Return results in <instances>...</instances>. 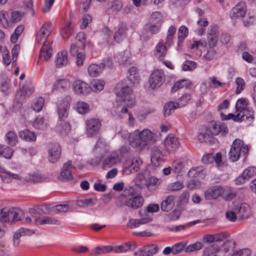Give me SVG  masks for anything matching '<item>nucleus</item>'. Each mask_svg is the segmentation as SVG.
I'll return each instance as SVG.
<instances>
[{"label": "nucleus", "mask_w": 256, "mask_h": 256, "mask_svg": "<svg viewBox=\"0 0 256 256\" xmlns=\"http://www.w3.org/2000/svg\"><path fill=\"white\" fill-rule=\"evenodd\" d=\"M76 170V168L72 165L71 160L65 162L63 164L58 179L62 182H66L73 180L72 175L73 170Z\"/></svg>", "instance_id": "obj_7"}, {"label": "nucleus", "mask_w": 256, "mask_h": 256, "mask_svg": "<svg viewBox=\"0 0 256 256\" xmlns=\"http://www.w3.org/2000/svg\"><path fill=\"white\" fill-rule=\"evenodd\" d=\"M74 24L72 22H69L66 26L61 30L60 34L64 38H68L72 34Z\"/></svg>", "instance_id": "obj_40"}, {"label": "nucleus", "mask_w": 256, "mask_h": 256, "mask_svg": "<svg viewBox=\"0 0 256 256\" xmlns=\"http://www.w3.org/2000/svg\"><path fill=\"white\" fill-rule=\"evenodd\" d=\"M70 83L66 79H60L56 80L54 86L53 90L57 91L65 90L69 88Z\"/></svg>", "instance_id": "obj_35"}, {"label": "nucleus", "mask_w": 256, "mask_h": 256, "mask_svg": "<svg viewBox=\"0 0 256 256\" xmlns=\"http://www.w3.org/2000/svg\"><path fill=\"white\" fill-rule=\"evenodd\" d=\"M130 54L128 50L118 54L114 57L115 60L121 64H125L130 58Z\"/></svg>", "instance_id": "obj_45"}, {"label": "nucleus", "mask_w": 256, "mask_h": 256, "mask_svg": "<svg viewBox=\"0 0 256 256\" xmlns=\"http://www.w3.org/2000/svg\"><path fill=\"white\" fill-rule=\"evenodd\" d=\"M126 27L124 25H120L114 36L115 41L118 42L122 41L126 37Z\"/></svg>", "instance_id": "obj_33"}, {"label": "nucleus", "mask_w": 256, "mask_h": 256, "mask_svg": "<svg viewBox=\"0 0 256 256\" xmlns=\"http://www.w3.org/2000/svg\"><path fill=\"white\" fill-rule=\"evenodd\" d=\"M202 244L200 242H196L194 244L186 246L184 252H190L198 250L202 248Z\"/></svg>", "instance_id": "obj_57"}, {"label": "nucleus", "mask_w": 256, "mask_h": 256, "mask_svg": "<svg viewBox=\"0 0 256 256\" xmlns=\"http://www.w3.org/2000/svg\"><path fill=\"white\" fill-rule=\"evenodd\" d=\"M176 32V28L171 26L168 32L164 43L163 40H160L157 44L154 49V55L160 60H164L168 51V47L173 44V39Z\"/></svg>", "instance_id": "obj_3"}, {"label": "nucleus", "mask_w": 256, "mask_h": 256, "mask_svg": "<svg viewBox=\"0 0 256 256\" xmlns=\"http://www.w3.org/2000/svg\"><path fill=\"white\" fill-rule=\"evenodd\" d=\"M144 199L142 196H132L128 199L125 204L126 206L134 209H136L142 206L144 204Z\"/></svg>", "instance_id": "obj_23"}, {"label": "nucleus", "mask_w": 256, "mask_h": 256, "mask_svg": "<svg viewBox=\"0 0 256 256\" xmlns=\"http://www.w3.org/2000/svg\"><path fill=\"white\" fill-rule=\"evenodd\" d=\"M246 12V6L244 2H238L230 10V16L232 19L243 18Z\"/></svg>", "instance_id": "obj_13"}, {"label": "nucleus", "mask_w": 256, "mask_h": 256, "mask_svg": "<svg viewBox=\"0 0 256 256\" xmlns=\"http://www.w3.org/2000/svg\"><path fill=\"white\" fill-rule=\"evenodd\" d=\"M223 187L214 186L208 188L204 193L206 199L208 200H215L222 196Z\"/></svg>", "instance_id": "obj_17"}, {"label": "nucleus", "mask_w": 256, "mask_h": 256, "mask_svg": "<svg viewBox=\"0 0 256 256\" xmlns=\"http://www.w3.org/2000/svg\"><path fill=\"white\" fill-rule=\"evenodd\" d=\"M44 178L40 174L38 173H34L29 174L28 177H26L24 180L28 182H40L44 181Z\"/></svg>", "instance_id": "obj_48"}, {"label": "nucleus", "mask_w": 256, "mask_h": 256, "mask_svg": "<svg viewBox=\"0 0 256 256\" xmlns=\"http://www.w3.org/2000/svg\"><path fill=\"white\" fill-rule=\"evenodd\" d=\"M0 172L2 174L1 178L4 182L10 183L12 180H21V177L18 174L6 170L0 164Z\"/></svg>", "instance_id": "obj_20"}, {"label": "nucleus", "mask_w": 256, "mask_h": 256, "mask_svg": "<svg viewBox=\"0 0 256 256\" xmlns=\"http://www.w3.org/2000/svg\"><path fill=\"white\" fill-rule=\"evenodd\" d=\"M184 188V185L182 182H176L170 184L167 188L169 191L174 192Z\"/></svg>", "instance_id": "obj_62"}, {"label": "nucleus", "mask_w": 256, "mask_h": 256, "mask_svg": "<svg viewBox=\"0 0 256 256\" xmlns=\"http://www.w3.org/2000/svg\"><path fill=\"white\" fill-rule=\"evenodd\" d=\"M24 28L23 25H20L16 28L14 32L12 34L10 37V40L12 43L14 44L17 42L18 37L23 32Z\"/></svg>", "instance_id": "obj_53"}, {"label": "nucleus", "mask_w": 256, "mask_h": 256, "mask_svg": "<svg viewBox=\"0 0 256 256\" xmlns=\"http://www.w3.org/2000/svg\"><path fill=\"white\" fill-rule=\"evenodd\" d=\"M240 114V122L242 121L251 122L254 120V111L252 108L245 110Z\"/></svg>", "instance_id": "obj_34"}, {"label": "nucleus", "mask_w": 256, "mask_h": 256, "mask_svg": "<svg viewBox=\"0 0 256 256\" xmlns=\"http://www.w3.org/2000/svg\"><path fill=\"white\" fill-rule=\"evenodd\" d=\"M228 132V128L224 124L212 122L204 133H200L198 134V138L200 142L214 143L213 136L218 135L221 132L222 134H225Z\"/></svg>", "instance_id": "obj_1"}, {"label": "nucleus", "mask_w": 256, "mask_h": 256, "mask_svg": "<svg viewBox=\"0 0 256 256\" xmlns=\"http://www.w3.org/2000/svg\"><path fill=\"white\" fill-rule=\"evenodd\" d=\"M96 200L94 198H90L84 200H80L78 201V204L80 206H93L96 204Z\"/></svg>", "instance_id": "obj_58"}, {"label": "nucleus", "mask_w": 256, "mask_h": 256, "mask_svg": "<svg viewBox=\"0 0 256 256\" xmlns=\"http://www.w3.org/2000/svg\"><path fill=\"white\" fill-rule=\"evenodd\" d=\"M18 134L20 137L26 142H34L36 138V134L27 129L20 131Z\"/></svg>", "instance_id": "obj_28"}, {"label": "nucleus", "mask_w": 256, "mask_h": 256, "mask_svg": "<svg viewBox=\"0 0 256 256\" xmlns=\"http://www.w3.org/2000/svg\"><path fill=\"white\" fill-rule=\"evenodd\" d=\"M179 108L178 102H170L166 103L164 108V114L165 116L170 115L172 112Z\"/></svg>", "instance_id": "obj_41"}, {"label": "nucleus", "mask_w": 256, "mask_h": 256, "mask_svg": "<svg viewBox=\"0 0 256 256\" xmlns=\"http://www.w3.org/2000/svg\"><path fill=\"white\" fill-rule=\"evenodd\" d=\"M164 152L157 146H153L151 149L150 161L152 165L157 168L162 164L164 160Z\"/></svg>", "instance_id": "obj_10"}, {"label": "nucleus", "mask_w": 256, "mask_h": 256, "mask_svg": "<svg viewBox=\"0 0 256 256\" xmlns=\"http://www.w3.org/2000/svg\"><path fill=\"white\" fill-rule=\"evenodd\" d=\"M188 34V28L185 26H181L178 32V44L180 46Z\"/></svg>", "instance_id": "obj_39"}, {"label": "nucleus", "mask_w": 256, "mask_h": 256, "mask_svg": "<svg viewBox=\"0 0 256 256\" xmlns=\"http://www.w3.org/2000/svg\"><path fill=\"white\" fill-rule=\"evenodd\" d=\"M161 180L152 176H150L145 180L144 188L150 192L154 191L160 185Z\"/></svg>", "instance_id": "obj_19"}, {"label": "nucleus", "mask_w": 256, "mask_h": 256, "mask_svg": "<svg viewBox=\"0 0 256 256\" xmlns=\"http://www.w3.org/2000/svg\"><path fill=\"white\" fill-rule=\"evenodd\" d=\"M62 148L60 145H50L48 148V160L52 163L56 162L60 158Z\"/></svg>", "instance_id": "obj_15"}, {"label": "nucleus", "mask_w": 256, "mask_h": 256, "mask_svg": "<svg viewBox=\"0 0 256 256\" xmlns=\"http://www.w3.org/2000/svg\"><path fill=\"white\" fill-rule=\"evenodd\" d=\"M75 108L81 114H84L88 112L90 110L88 104L84 102H78L75 106Z\"/></svg>", "instance_id": "obj_50"}, {"label": "nucleus", "mask_w": 256, "mask_h": 256, "mask_svg": "<svg viewBox=\"0 0 256 256\" xmlns=\"http://www.w3.org/2000/svg\"><path fill=\"white\" fill-rule=\"evenodd\" d=\"M146 179L143 174H138L135 178L136 186L140 188H144L145 180Z\"/></svg>", "instance_id": "obj_60"}, {"label": "nucleus", "mask_w": 256, "mask_h": 256, "mask_svg": "<svg viewBox=\"0 0 256 256\" xmlns=\"http://www.w3.org/2000/svg\"><path fill=\"white\" fill-rule=\"evenodd\" d=\"M23 211L18 208L4 207L0 210V220L11 224L20 220L23 216Z\"/></svg>", "instance_id": "obj_4"}, {"label": "nucleus", "mask_w": 256, "mask_h": 256, "mask_svg": "<svg viewBox=\"0 0 256 256\" xmlns=\"http://www.w3.org/2000/svg\"><path fill=\"white\" fill-rule=\"evenodd\" d=\"M187 242L184 241L180 242L174 244L172 247L167 246L163 250V254L165 255H169L170 254H178L184 250Z\"/></svg>", "instance_id": "obj_16"}, {"label": "nucleus", "mask_w": 256, "mask_h": 256, "mask_svg": "<svg viewBox=\"0 0 256 256\" xmlns=\"http://www.w3.org/2000/svg\"><path fill=\"white\" fill-rule=\"evenodd\" d=\"M248 180L256 175V167L249 166L242 172Z\"/></svg>", "instance_id": "obj_63"}, {"label": "nucleus", "mask_w": 256, "mask_h": 256, "mask_svg": "<svg viewBox=\"0 0 256 256\" xmlns=\"http://www.w3.org/2000/svg\"><path fill=\"white\" fill-rule=\"evenodd\" d=\"M145 252L147 256H152L155 254L158 250V247L156 244H150L144 246Z\"/></svg>", "instance_id": "obj_64"}, {"label": "nucleus", "mask_w": 256, "mask_h": 256, "mask_svg": "<svg viewBox=\"0 0 256 256\" xmlns=\"http://www.w3.org/2000/svg\"><path fill=\"white\" fill-rule=\"evenodd\" d=\"M223 191L221 197L226 201L232 200L237 194L236 190L232 187L223 188Z\"/></svg>", "instance_id": "obj_30"}, {"label": "nucleus", "mask_w": 256, "mask_h": 256, "mask_svg": "<svg viewBox=\"0 0 256 256\" xmlns=\"http://www.w3.org/2000/svg\"><path fill=\"white\" fill-rule=\"evenodd\" d=\"M70 104L68 102H64L58 106V112L60 120H64L68 117Z\"/></svg>", "instance_id": "obj_25"}, {"label": "nucleus", "mask_w": 256, "mask_h": 256, "mask_svg": "<svg viewBox=\"0 0 256 256\" xmlns=\"http://www.w3.org/2000/svg\"><path fill=\"white\" fill-rule=\"evenodd\" d=\"M119 154L117 152H112L104 160L102 166L104 168H110L116 164L119 160Z\"/></svg>", "instance_id": "obj_24"}, {"label": "nucleus", "mask_w": 256, "mask_h": 256, "mask_svg": "<svg viewBox=\"0 0 256 256\" xmlns=\"http://www.w3.org/2000/svg\"><path fill=\"white\" fill-rule=\"evenodd\" d=\"M104 68L102 64H91L88 68V72L91 76H97L101 74Z\"/></svg>", "instance_id": "obj_32"}, {"label": "nucleus", "mask_w": 256, "mask_h": 256, "mask_svg": "<svg viewBox=\"0 0 256 256\" xmlns=\"http://www.w3.org/2000/svg\"><path fill=\"white\" fill-rule=\"evenodd\" d=\"M142 164V161L140 158H133L130 162L126 164V166L122 170V173L128 175L136 172L139 170L140 166Z\"/></svg>", "instance_id": "obj_14"}, {"label": "nucleus", "mask_w": 256, "mask_h": 256, "mask_svg": "<svg viewBox=\"0 0 256 256\" xmlns=\"http://www.w3.org/2000/svg\"><path fill=\"white\" fill-rule=\"evenodd\" d=\"M153 137L154 134L147 128L144 129L141 132L136 130L130 134L128 140L130 144H138L140 140L142 142H148Z\"/></svg>", "instance_id": "obj_5"}, {"label": "nucleus", "mask_w": 256, "mask_h": 256, "mask_svg": "<svg viewBox=\"0 0 256 256\" xmlns=\"http://www.w3.org/2000/svg\"><path fill=\"white\" fill-rule=\"evenodd\" d=\"M51 32L52 27L50 24L48 23L44 24L36 34V42L38 44L52 42V41L48 40V36Z\"/></svg>", "instance_id": "obj_8"}, {"label": "nucleus", "mask_w": 256, "mask_h": 256, "mask_svg": "<svg viewBox=\"0 0 256 256\" xmlns=\"http://www.w3.org/2000/svg\"><path fill=\"white\" fill-rule=\"evenodd\" d=\"M86 134L88 137L96 136L98 133L102 126L100 121L96 118H92L86 120Z\"/></svg>", "instance_id": "obj_6"}, {"label": "nucleus", "mask_w": 256, "mask_h": 256, "mask_svg": "<svg viewBox=\"0 0 256 256\" xmlns=\"http://www.w3.org/2000/svg\"><path fill=\"white\" fill-rule=\"evenodd\" d=\"M161 25L162 24L160 22H150L145 25L144 29L148 34L146 40L149 39L152 35L159 32L161 28Z\"/></svg>", "instance_id": "obj_18"}, {"label": "nucleus", "mask_w": 256, "mask_h": 256, "mask_svg": "<svg viewBox=\"0 0 256 256\" xmlns=\"http://www.w3.org/2000/svg\"><path fill=\"white\" fill-rule=\"evenodd\" d=\"M248 150V145H232L229 152V157L231 161H237L242 153L244 154Z\"/></svg>", "instance_id": "obj_12"}, {"label": "nucleus", "mask_w": 256, "mask_h": 256, "mask_svg": "<svg viewBox=\"0 0 256 256\" xmlns=\"http://www.w3.org/2000/svg\"><path fill=\"white\" fill-rule=\"evenodd\" d=\"M132 90L128 86H123L121 83H118L115 89L116 94L123 98L122 107L120 112L122 114L128 112V108L132 107L136 103L134 98L132 96Z\"/></svg>", "instance_id": "obj_2"}, {"label": "nucleus", "mask_w": 256, "mask_h": 256, "mask_svg": "<svg viewBox=\"0 0 256 256\" xmlns=\"http://www.w3.org/2000/svg\"><path fill=\"white\" fill-rule=\"evenodd\" d=\"M105 82L100 80H94L90 82V88L94 92H98L103 90Z\"/></svg>", "instance_id": "obj_43"}, {"label": "nucleus", "mask_w": 256, "mask_h": 256, "mask_svg": "<svg viewBox=\"0 0 256 256\" xmlns=\"http://www.w3.org/2000/svg\"><path fill=\"white\" fill-rule=\"evenodd\" d=\"M136 248L135 244H132L128 243H125L122 244L112 248V252L115 253L124 252L130 250H134Z\"/></svg>", "instance_id": "obj_38"}, {"label": "nucleus", "mask_w": 256, "mask_h": 256, "mask_svg": "<svg viewBox=\"0 0 256 256\" xmlns=\"http://www.w3.org/2000/svg\"><path fill=\"white\" fill-rule=\"evenodd\" d=\"M44 100L42 97H40L32 105V108L36 112H40L44 105Z\"/></svg>", "instance_id": "obj_55"}, {"label": "nucleus", "mask_w": 256, "mask_h": 256, "mask_svg": "<svg viewBox=\"0 0 256 256\" xmlns=\"http://www.w3.org/2000/svg\"><path fill=\"white\" fill-rule=\"evenodd\" d=\"M34 231L28 228H22L16 232L13 236L14 245L18 246L20 242V238L24 236H30L34 234Z\"/></svg>", "instance_id": "obj_21"}, {"label": "nucleus", "mask_w": 256, "mask_h": 256, "mask_svg": "<svg viewBox=\"0 0 256 256\" xmlns=\"http://www.w3.org/2000/svg\"><path fill=\"white\" fill-rule=\"evenodd\" d=\"M72 88L76 94H81L87 92L88 86L85 82L80 80H76L74 82Z\"/></svg>", "instance_id": "obj_26"}, {"label": "nucleus", "mask_w": 256, "mask_h": 256, "mask_svg": "<svg viewBox=\"0 0 256 256\" xmlns=\"http://www.w3.org/2000/svg\"><path fill=\"white\" fill-rule=\"evenodd\" d=\"M220 251V247L216 244H212L205 248L203 252V256H210Z\"/></svg>", "instance_id": "obj_47"}, {"label": "nucleus", "mask_w": 256, "mask_h": 256, "mask_svg": "<svg viewBox=\"0 0 256 256\" xmlns=\"http://www.w3.org/2000/svg\"><path fill=\"white\" fill-rule=\"evenodd\" d=\"M52 45V42L42 43L38 62V64H40L42 60L48 61L51 58L53 55Z\"/></svg>", "instance_id": "obj_11"}, {"label": "nucleus", "mask_w": 256, "mask_h": 256, "mask_svg": "<svg viewBox=\"0 0 256 256\" xmlns=\"http://www.w3.org/2000/svg\"><path fill=\"white\" fill-rule=\"evenodd\" d=\"M0 23L2 27L5 28H8L12 26V22L8 20V13L5 10L0 12Z\"/></svg>", "instance_id": "obj_37"}, {"label": "nucleus", "mask_w": 256, "mask_h": 256, "mask_svg": "<svg viewBox=\"0 0 256 256\" xmlns=\"http://www.w3.org/2000/svg\"><path fill=\"white\" fill-rule=\"evenodd\" d=\"M93 252L94 254H102L112 252V248L110 246H106L102 247L96 246L94 248Z\"/></svg>", "instance_id": "obj_54"}, {"label": "nucleus", "mask_w": 256, "mask_h": 256, "mask_svg": "<svg viewBox=\"0 0 256 256\" xmlns=\"http://www.w3.org/2000/svg\"><path fill=\"white\" fill-rule=\"evenodd\" d=\"M184 165L182 162L176 160L172 163L171 167L172 168V172L177 174L180 172L184 168Z\"/></svg>", "instance_id": "obj_61"}, {"label": "nucleus", "mask_w": 256, "mask_h": 256, "mask_svg": "<svg viewBox=\"0 0 256 256\" xmlns=\"http://www.w3.org/2000/svg\"><path fill=\"white\" fill-rule=\"evenodd\" d=\"M6 142L10 144H16L18 142L16 134L13 131L10 130L6 134Z\"/></svg>", "instance_id": "obj_52"}, {"label": "nucleus", "mask_w": 256, "mask_h": 256, "mask_svg": "<svg viewBox=\"0 0 256 256\" xmlns=\"http://www.w3.org/2000/svg\"><path fill=\"white\" fill-rule=\"evenodd\" d=\"M164 73L162 70H154L149 78L150 87L152 89H154L160 86L164 81Z\"/></svg>", "instance_id": "obj_9"}, {"label": "nucleus", "mask_w": 256, "mask_h": 256, "mask_svg": "<svg viewBox=\"0 0 256 256\" xmlns=\"http://www.w3.org/2000/svg\"><path fill=\"white\" fill-rule=\"evenodd\" d=\"M152 218L146 215V216L140 219H130L128 224V226L130 228H134L138 227L140 224H144L150 222Z\"/></svg>", "instance_id": "obj_27"}, {"label": "nucleus", "mask_w": 256, "mask_h": 256, "mask_svg": "<svg viewBox=\"0 0 256 256\" xmlns=\"http://www.w3.org/2000/svg\"><path fill=\"white\" fill-rule=\"evenodd\" d=\"M56 130L62 136L68 135L71 130V126L69 122L64 120H59L56 126Z\"/></svg>", "instance_id": "obj_22"}, {"label": "nucleus", "mask_w": 256, "mask_h": 256, "mask_svg": "<svg viewBox=\"0 0 256 256\" xmlns=\"http://www.w3.org/2000/svg\"><path fill=\"white\" fill-rule=\"evenodd\" d=\"M14 150L7 145H0V156L10 158Z\"/></svg>", "instance_id": "obj_46"}, {"label": "nucleus", "mask_w": 256, "mask_h": 256, "mask_svg": "<svg viewBox=\"0 0 256 256\" xmlns=\"http://www.w3.org/2000/svg\"><path fill=\"white\" fill-rule=\"evenodd\" d=\"M208 22L206 18H200L197 22L198 28L195 30V32L198 35H202L204 32L205 28L208 26Z\"/></svg>", "instance_id": "obj_44"}, {"label": "nucleus", "mask_w": 256, "mask_h": 256, "mask_svg": "<svg viewBox=\"0 0 256 256\" xmlns=\"http://www.w3.org/2000/svg\"><path fill=\"white\" fill-rule=\"evenodd\" d=\"M236 94H240L245 88V82L243 78H237L236 80Z\"/></svg>", "instance_id": "obj_59"}, {"label": "nucleus", "mask_w": 256, "mask_h": 256, "mask_svg": "<svg viewBox=\"0 0 256 256\" xmlns=\"http://www.w3.org/2000/svg\"><path fill=\"white\" fill-rule=\"evenodd\" d=\"M191 84H188L186 80L185 79L182 80L180 81L176 82L172 88V90L173 92L177 91L178 90L186 86V88H188L190 86Z\"/></svg>", "instance_id": "obj_56"}, {"label": "nucleus", "mask_w": 256, "mask_h": 256, "mask_svg": "<svg viewBox=\"0 0 256 256\" xmlns=\"http://www.w3.org/2000/svg\"><path fill=\"white\" fill-rule=\"evenodd\" d=\"M134 152L132 150L130 145H122L120 149L119 156L121 157L132 156Z\"/></svg>", "instance_id": "obj_51"}, {"label": "nucleus", "mask_w": 256, "mask_h": 256, "mask_svg": "<svg viewBox=\"0 0 256 256\" xmlns=\"http://www.w3.org/2000/svg\"><path fill=\"white\" fill-rule=\"evenodd\" d=\"M174 196L170 195L161 204V208L163 211L168 212L172 210L174 205Z\"/></svg>", "instance_id": "obj_31"}, {"label": "nucleus", "mask_w": 256, "mask_h": 256, "mask_svg": "<svg viewBox=\"0 0 256 256\" xmlns=\"http://www.w3.org/2000/svg\"><path fill=\"white\" fill-rule=\"evenodd\" d=\"M68 52L66 50H62L57 54L56 64L57 67L60 68L67 64Z\"/></svg>", "instance_id": "obj_29"}, {"label": "nucleus", "mask_w": 256, "mask_h": 256, "mask_svg": "<svg viewBox=\"0 0 256 256\" xmlns=\"http://www.w3.org/2000/svg\"><path fill=\"white\" fill-rule=\"evenodd\" d=\"M48 120L42 117L37 118L33 122V126L36 129L42 130L47 127Z\"/></svg>", "instance_id": "obj_42"}, {"label": "nucleus", "mask_w": 256, "mask_h": 256, "mask_svg": "<svg viewBox=\"0 0 256 256\" xmlns=\"http://www.w3.org/2000/svg\"><path fill=\"white\" fill-rule=\"evenodd\" d=\"M214 161L217 168L222 170L226 167V164L222 160V154L220 152H217L214 156Z\"/></svg>", "instance_id": "obj_49"}, {"label": "nucleus", "mask_w": 256, "mask_h": 256, "mask_svg": "<svg viewBox=\"0 0 256 256\" xmlns=\"http://www.w3.org/2000/svg\"><path fill=\"white\" fill-rule=\"evenodd\" d=\"M248 100L244 98L238 99L236 104V113L242 112L249 109L248 107Z\"/></svg>", "instance_id": "obj_36"}]
</instances>
